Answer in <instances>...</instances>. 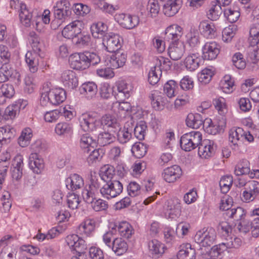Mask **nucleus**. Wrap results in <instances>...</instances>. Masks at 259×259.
Listing matches in <instances>:
<instances>
[{
	"mask_svg": "<svg viewBox=\"0 0 259 259\" xmlns=\"http://www.w3.org/2000/svg\"><path fill=\"white\" fill-rule=\"evenodd\" d=\"M70 66L76 70H85L101 62V57L97 52L85 51L72 54L69 58Z\"/></svg>",
	"mask_w": 259,
	"mask_h": 259,
	"instance_id": "obj_1",
	"label": "nucleus"
},
{
	"mask_svg": "<svg viewBox=\"0 0 259 259\" xmlns=\"http://www.w3.org/2000/svg\"><path fill=\"white\" fill-rule=\"evenodd\" d=\"M202 140V134L198 131H193L183 135L180 139L181 148L185 151H191L198 147Z\"/></svg>",
	"mask_w": 259,
	"mask_h": 259,
	"instance_id": "obj_2",
	"label": "nucleus"
},
{
	"mask_svg": "<svg viewBox=\"0 0 259 259\" xmlns=\"http://www.w3.org/2000/svg\"><path fill=\"white\" fill-rule=\"evenodd\" d=\"M123 190L122 184L117 180L109 181L100 189L102 195L107 199L114 198L119 195Z\"/></svg>",
	"mask_w": 259,
	"mask_h": 259,
	"instance_id": "obj_3",
	"label": "nucleus"
},
{
	"mask_svg": "<svg viewBox=\"0 0 259 259\" xmlns=\"http://www.w3.org/2000/svg\"><path fill=\"white\" fill-rule=\"evenodd\" d=\"M216 237L215 230L209 228L205 231H199L194 236L196 243L203 247H210L213 243Z\"/></svg>",
	"mask_w": 259,
	"mask_h": 259,
	"instance_id": "obj_4",
	"label": "nucleus"
},
{
	"mask_svg": "<svg viewBox=\"0 0 259 259\" xmlns=\"http://www.w3.org/2000/svg\"><path fill=\"white\" fill-rule=\"evenodd\" d=\"M66 242L72 251H75L78 255L85 254L88 245L85 241L76 234L68 235L66 238Z\"/></svg>",
	"mask_w": 259,
	"mask_h": 259,
	"instance_id": "obj_5",
	"label": "nucleus"
},
{
	"mask_svg": "<svg viewBox=\"0 0 259 259\" xmlns=\"http://www.w3.org/2000/svg\"><path fill=\"white\" fill-rule=\"evenodd\" d=\"M122 38L117 34L109 33L103 38V44L106 50L111 53L117 51L121 47Z\"/></svg>",
	"mask_w": 259,
	"mask_h": 259,
	"instance_id": "obj_6",
	"label": "nucleus"
},
{
	"mask_svg": "<svg viewBox=\"0 0 259 259\" xmlns=\"http://www.w3.org/2000/svg\"><path fill=\"white\" fill-rule=\"evenodd\" d=\"M80 126L84 132H94L96 131L100 125V121L97 118L91 114H83L79 118Z\"/></svg>",
	"mask_w": 259,
	"mask_h": 259,
	"instance_id": "obj_7",
	"label": "nucleus"
},
{
	"mask_svg": "<svg viewBox=\"0 0 259 259\" xmlns=\"http://www.w3.org/2000/svg\"><path fill=\"white\" fill-rule=\"evenodd\" d=\"M115 19L122 27L128 29L136 27L140 21L138 16L124 13L116 14Z\"/></svg>",
	"mask_w": 259,
	"mask_h": 259,
	"instance_id": "obj_8",
	"label": "nucleus"
},
{
	"mask_svg": "<svg viewBox=\"0 0 259 259\" xmlns=\"http://www.w3.org/2000/svg\"><path fill=\"white\" fill-rule=\"evenodd\" d=\"M198 147L199 156L201 158H208L214 155L217 146L214 141L204 139L201 140Z\"/></svg>",
	"mask_w": 259,
	"mask_h": 259,
	"instance_id": "obj_9",
	"label": "nucleus"
},
{
	"mask_svg": "<svg viewBox=\"0 0 259 259\" xmlns=\"http://www.w3.org/2000/svg\"><path fill=\"white\" fill-rule=\"evenodd\" d=\"M259 194V183L254 180L247 182L246 188L242 193V200L245 202L252 201Z\"/></svg>",
	"mask_w": 259,
	"mask_h": 259,
	"instance_id": "obj_10",
	"label": "nucleus"
},
{
	"mask_svg": "<svg viewBox=\"0 0 259 259\" xmlns=\"http://www.w3.org/2000/svg\"><path fill=\"white\" fill-rule=\"evenodd\" d=\"M164 213L166 217L171 219H175L181 214V206L180 200L177 198L170 199L165 202Z\"/></svg>",
	"mask_w": 259,
	"mask_h": 259,
	"instance_id": "obj_11",
	"label": "nucleus"
},
{
	"mask_svg": "<svg viewBox=\"0 0 259 259\" xmlns=\"http://www.w3.org/2000/svg\"><path fill=\"white\" fill-rule=\"evenodd\" d=\"M242 241L238 238H234L233 240L227 241L219 245H214L211 248V254L214 256H219L227 248H238L241 246Z\"/></svg>",
	"mask_w": 259,
	"mask_h": 259,
	"instance_id": "obj_12",
	"label": "nucleus"
},
{
	"mask_svg": "<svg viewBox=\"0 0 259 259\" xmlns=\"http://www.w3.org/2000/svg\"><path fill=\"white\" fill-rule=\"evenodd\" d=\"M82 22L79 20L74 21L66 25L62 31V35L66 38H74L82 31Z\"/></svg>",
	"mask_w": 259,
	"mask_h": 259,
	"instance_id": "obj_13",
	"label": "nucleus"
},
{
	"mask_svg": "<svg viewBox=\"0 0 259 259\" xmlns=\"http://www.w3.org/2000/svg\"><path fill=\"white\" fill-rule=\"evenodd\" d=\"M220 53V46L215 41L207 42L202 48V58L204 60L215 59Z\"/></svg>",
	"mask_w": 259,
	"mask_h": 259,
	"instance_id": "obj_14",
	"label": "nucleus"
},
{
	"mask_svg": "<svg viewBox=\"0 0 259 259\" xmlns=\"http://www.w3.org/2000/svg\"><path fill=\"white\" fill-rule=\"evenodd\" d=\"M61 80L65 87L70 90L74 89L78 85V79L76 73L72 70L64 71L61 76Z\"/></svg>",
	"mask_w": 259,
	"mask_h": 259,
	"instance_id": "obj_15",
	"label": "nucleus"
},
{
	"mask_svg": "<svg viewBox=\"0 0 259 259\" xmlns=\"http://www.w3.org/2000/svg\"><path fill=\"white\" fill-rule=\"evenodd\" d=\"M182 29L177 24L168 26L165 31V40L171 41L172 43L178 42L183 34Z\"/></svg>",
	"mask_w": 259,
	"mask_h": 259,
	"instance_id": "obj_16",
	"label": "nucleus"
},
{
	"mask_svg": "<svg viewBox=\"0 0 259 259\" xmlns=\"http://www.w3.org/2000/svg\"><path fill=\"white\" fill-rule=\"evenodd\" d=\"M182 175L181 167L178 165L167 167L162 174L163 179L168 183L175 182Z\"/></svg>",
	"mask_w": 259,
	"mask_h": 259,
	"instance_id": "obj_17",
	"label": "nucleus"
},
{
	"mask_svg": "<svg viewBox=\"0 0 259 259\" xmlns=\"http://www.w3.org/2000/svg\"><path fill=\"white\" fill-rule=\"evenodd\" d=\"M111 227L114 233L117 230L121 236L127 239L131 238L134 232L132 226L126 221L114 223Z\"/></svg>",
	"mask_w": 259,
	"mask_h": 259,
	"instance_id": "obj_18",
	"label": "nucleus"
},
{
	"mask_svg": "<svg viewBox=\"0 0 259 259\" xmlns=\"http://www.w3.org/2000/svg\"><path fill=\"white\" fill-rule=\"evenodd\" d=\"M185 53V46L182 42H175L170 45L168 49V54L173 60L180 59Z\"/></svg>",
	"mask_w": 259,
	"mask_h": 259,
	"instance_id": "obj_19",
	"label": "nucleus"
},
{
	"mask_svg": "<svg viewBox=\"0 0 259 259\" xmlns=\"http://www.w3.org/2000/svg\"><path fill=\"white\" fill-rule=\"evenodd\" d=\"M65 182L66 188L71 191L80 189L84 185V181L82 178L76 174L71 175L66 179Z\"/></svg>",
	"mask_w": 259,
	"mask_h": 259,
	"instance_id": "obj_20",
	"label": "nucleus"
},
{
	"mask_svg": "<svg viewBox=\"0 0 259 259\" xmlns=\"http://www.w3.org/2000/svg\"><path fill=\"white\" fill-rule=\"evenodd\" d=\"M118 131L106 130L99 134L98 142L102 146H106L114 142L116 139V135Z\"/></svg>",
	"mask_w": 259,
	"mask_h": 259,
	"instance_id": "obj_21",
	"label": "nucleus"
},
{
	"mask_svg": "<svg viewBox=\"0 0 259 259\" xmlns=\"http://www.w3.org/2000/svg\"><path fill=\"white\" fill-rule=\"evenodd\" d=\"M182 3V0H168L163 5L164 14L168 17L174 16L180 9Z\"/></svg>",
	"mask_w": 259,
	"mask_h": 259,
	"instance_id": "obj_22",
	"label": "nucleus"
},
{
	"mask_svg": "<svg viewBox=\"0 0 259 259\" xmlns=\"http://www.w3.org/2000/svg\"><path fill=\"white\" fill-rule=\"evenodd\" d=\"M149 98L151 101V104L155 110H161L167 102L164 94L157 91L152 92Z\"/></svg>",
	"mask_w": 259,
	"mask_h": 259,
	"instance_id": "obj_23",
	"label": "nucleus"
},
{
	"mask_svg": "<svg viewBox=\"0 0 259 259\" xmlns=\"http://www.w3.org/2000/svg\"><path fill=\"white\" fill-rule=\"evenodd\" d=\"M148 248L149 253L152 258H158L164 252V245L156 239H153L149 242Z\"/></svg>",
	"mask_w": 259,
	"mask_h": 259,
	"instance_id": "obj_24",
	"label": "nucleus"
},
{
	"mask_svg": "<svg viewBox=\"0 0 259 259\" xmlns=\"http://www.w3.org/2000/svg\"><path fill=\"white\" fill-rule=\"evenodd\" d=\"M28 164L29 167L36 174H39L44 168L42 159L39 157L37 153H31L29 156Z\"/></svg>",
	"mask_w": 259,
	"mask_h": 259,
	"instance_id": "obj_25",
	"label": "nucleus"
},
{
	"mask_svg": "<svg viewBox=\"0 0 259 259\" xmlns=\"http://www.w3.org/2000/svg\"><path fill=\"white\" fill-rule=\"evenodd\" d=\"M195 254V249L190 243H184L180 245L177 257L178 259H194Z\"/></svg>",
	"mask_w": 259,
	"mask_h": 259,
	"instance_id": "obj_26",
	"label": "nucleus"
},
{
	"mask_svg": "<svg viewBox=\"0 0 259 259\" xmlns=\"http://www.w3.org/2000/svg\"><path fill=\"white\" fill-rule=\"evenodd\" d=\"M38 52L28 51L25 55V61L29 70L32 73L36 72L39 64V55Z\"/></svg>",
	"mask_w": 259,
	"mask_h": 259,
	"instance_id": "obj_27",
	"label": "nucleus"
},
{
	"mask_svg": "<svg viewBox=\"0 0 259 259\" xmlns=\"http://www.w3.org/2000/svg\"><path fill=\"white\" fill-rule=\"evenodd\" d=\"M48 92L52 105H59L65 101L66 98V92L62 89L50 90Z\"/></svg>",
	"mask_w": 259,
	"mask_h": 259,
	"instance_id": "obj_28",
	"label": "nucleus"
},
{
	"mask_svg": "<svg viewBox=\"0 0 259 259\" xmlns=\"http://www.w3.org/2000/svg\"><path fill=\"white\" fill-rule=\"evenodd\" d=\"M16 131L9 125L0 127V143L7 145L15 137Z\"/></svg>",
	"mask_w": 259,
	"mask_h": 259,
	"instance_id": "obj_29",
	"label": "nucleus"
},
{
	"mask_svg": "<svg viewBox=\"0 0 259 259\" xmlns=\"http://www.w3.org/2000/svg\"><path fill=\"white\" fill-rule=\"evenodd\" d=\"M79 91L80 94L84 95L87 99H91L97 94V86L93 82H85L79 88Z\"/></svg>",
	"mask_w": 259,
	"mask_h": 259,
	"instance_id": "obj_30",
	"label": "nucleus"
},
{
	"mask_svg": "<svg viewBox=\"0 0 259 259\" xmlns=\"http://www.w3.org/2000/svg\"><path fill=\"white\" fill-rule=\"evenodd\" d=\"M199 30L204 36L208 38H212L216 35V29L214 24L206 21L200 22Z\"/></svg>",
	"mask_w": 259,
	"mask_h": 259,
	"instance_id": "obj_31",
	"label": "nucleus"
},
{
	"mask_svg": "<svg viewBox=\"0 0 259 259\" xmlns=\"http://www.w3.org/2000/svg\"><path fill=\"white\" fill-rule=\"evenodd\" d=\"M108 26L102 22L93 24L91 26V31L94 37L97 38H104L107 33Z\"/></svg>",
	"mask_w": 259,
	"mask_h": 259,
	"instance_id": "obj_32",
	"label": "nucleus"
},
{
	"mask_svg": "<svg viewBox=\"0 0 259 259\" xmlns=\"http://www.w3.org/2000/svg\"><path fill=\"white\" fill-rule=\"evenodd\" d=\"M96 225V222L94 220L88 219L82 223L78 227L77 233L86 236H90L94 232Z\"/></svg>",
	"mask_w": 259,
	"mask_h": 259,
	"instance_id": "obj_33",
	"label": "nucleus"
},
{
	"mask_svg": "<svg viewBox=\"0 0 259 259\" xmlns=\"http://www.w3.org/2000/svg\"><path fill=\"white\" fill-rule=\"evenodd\" d=\"M110 57V63L113 69L122 67L126 61V55L123 52L116 51Z\"/></svg>",
	"mask_w": 259,
	"mask_h": 259,
	"instance_id": "obj_34",
	"label": "nucleus"
},
{
	"mask_svg": "<svg viewBox=\"0 0 259 259\" xmlns=\"http://www.w3.org/2000/svg\"><path fill=\"white\" fill-rule=\"evenodd\" d=\"M203 119L198 113H189L186 118V122L188 126L193 128H199L203 125Z\"/></svg>",
	"mask_w": 259,
	"mask_h": 259,
	"instance_id": "obj_35",
	"label": "nucleus"
},
{
	"mask_svg": "<svg viewBox=\"0 0 259 259\" xmlns=\"http://www.w3.org/2000/svg\"><path fill=\"white\" fill-rule=\"evenodd\" d=\"M200 61L201 59L198 54H191L186 58L184 63L187 70L193 71L198 68Z\"/></svg>",
	"mask_w": 259,
	"mask_h": 259,
	"instance_id": "obj_36",
	"label": "nucleus"
},
{
	"mask_svg": "<svg viewBox=\"0 0 259 259\" xmlns=\"http://www.w3.org/2000/svg\"><path fill=\"white\" fill-rule=\"evenodd\" d=\"M80 146L81 149L84 150V152L88 153L91 149H94L96 146V140L88 134L83 135L80 140Z\"/></svg>",
	"mask_w": 259,
	"mask_h": 259,
	"instance_id": "obj_37",
	"label": "nucleus"
},
{
	"mask_svg": "<svg viewBox=\"0 0 259 259\" xmlns=\"http://www.w3.org/2000/svg\"><path fill=\"white\" fill-rule=\"evenodd\" d=\"M127 248L126 242L121 238H116L112 241L111 249L117 255L123 254L126 251Z\"/></svg>",
	"mask_w": 259,
	"mask_h": 259,
	"instance_id": "obj_38",
	"label": "nucleus"
},
{
	"mask_svg": "<svg viewBox=\"0 0 259 259\" xmlns=\"http://www.w3.org/2000/svg\"><path fill=\"white\" fill-rule=\"evenodd\" d=\"M101 123L104 126H106L107 130H118L119 124L117 122L116 119L110 114H106L102 116Z\"/></svg>",
	"mask_w": 259,
	"mask_h": 259,
	"instance_id": "obj_39",
	"label": "nucleus"
},
{
	"mask_svg": "<svg viewBox=\"0 0 259 259\" xmlns=\"http://www.w3.org/2000/svg\"><path fill=\"white\" fill-rule=\"evenodd\" d=\"M91 40V37L89 34H84L81 32L72 41L75 47L84 48L90 45Z\"/></svg>",
	"mask_w": 259,
	"mask_h": 259,
	"instance_id": "obj_40",
	"label": "nucleus"
},
{
	"mask_svg": "<svg viewBox=\"0 0 259 259\" xmlns=\"http://www.w3.org/2000/svg\"><path fill=\"white\" fill-rule=\"evenodd\" d=\"M235 174L236 176L250 174V163L247 159H242L236 165Z\"/></svg>",
	"mask_w": 259,
	"mask_h": 259,
	"instance_id": "obj_41",
	"label": "nucleus"
},
{
	"mask_svg": "<svg viewBox=\"0 0 259 259\" xmlns=\"http://www.w3.org/2000/svg\"><path fill=\"white\" fill-rule=\"evenodd\" d=\"M54 16L55 18L59 20L65 19L71 14V11L63 7L61 3H56V5L54 6Z\"/></svg>",
	"mask_w": 259,
	"mask_h": 259,
	"instance_id": "obj_42",
	"label": "nucleus"
},
{
	"mask_svg": "<svg viewBox=\"0 0 259 259\" xmlns=\"http://www.w3.org/2000/svg\"><path fill=\"white\" fill-rule=\"evenodd\" d=\"M20 8L19 13L20 21L26 27H29L32 22V15L26 9L25 5H22Z\"/></svg>",
	"mask_w": 259,
	"mask_h": 259,
	"instance_id": "obj_43",
	"label": "nucleus"
},
{
	"mask_svg": "<svg viewBox=\"0 0 259 259\" xmlns=\"http://www.w3.org/2000/svg\"><path fill=\"white\" fill-rule=\"evenodd\" d=\"M100 175L101 179L106 182L112 181L115 175V168L111 165H105L101 168Z\"/></svg>",
	"mask_w": 259,
	"mask_h": 259,
	"instance_id": "obj_44",
	"label": "nucleus"
},
{
	"mask_svg": "<svg viewBox=\"0 0 259 259\" xmlns=\"http://www.w3.org/2000/svg\"><path fill=\"white\" fill-rule=\"evenodd\" d=\"M116 90L118 92V93L115 92V96L116 99L124 100L129 97V91L126 84L124 81H119L117 83Z\"/></svg>",
	"mask_w": 259,
	"mask_h": 259,
	"instance_id": "obj_45",
	"label": "nucleus"
},
{
	"mask_svg": "<svg viewBox=\"0 0 259 259\" xmlns=\"http://www.w3.org/2000/svg\"><path fill=\"white\" fill-rule=\"evenodd\" d=\"M226 215L235 221L240 222L245 219V212L243 208L238 207L229 210L228 212H226Z\"/></svg>",
	"mask_w": 259,
	"mask_h": 259,
	"instance_id": "obj_46",
	"label": "nucleus"
},
{
	"mask_svg": "<svg viewBox=\"0 0 259 259\" xmlns=\"http://www.w3.org/2000/svg\"><path fill=\"white\" fill-rule=\"evenodd\" d=\"M147 128V126L144 121H140L137 123L134 131V134L136 138L139 140H144Z\"/></svg>",
	"mask_w": 259,
	"mask_h": 259,
	"instance_id": "obj_47",
	"label": "nucleus"
},
{
	"mask_svg": "<svg viewBox=\"0 0 259 259\" xmlns=\"http://www.w3.org/2000/svg\"><path fill=\"white\" fill-rule=\"evenodd\" d=\"M248 41L250 45H259V24H253L251 26Z\"/></svg>",
	"mask_w": 259,
	"mask_h": 259,
	"instance_id": "obj_48",
	"label": "nucleus"
},
{
	"mask_svg": "<svg viewBox=\"0 0 259 259\" xmlns=\"http://www.w3.org/2000/svg\"><path fill=\"white\" fill-rule=\"evenodd\" d=\"M244 130L241 127L232 128L229 132V141L234 145H238L240 139L243 137Z\"/></svg>",
	"mask_w": 259,
	"mask_h": 259,
	"instance_id": "obj_49",
	"label": "nucleus"
},
{
	"mask_svg": "<svg viewBox=\"0 0 259 259\" xmlns=\"http://www.w3.org/2000/svg\"><path fill=\"white\" fill-rule=\"evenodd\" d=\"M32 137V132L30 128H26L21 133L18 139V143L20 146L24 147L29 144V141Z\"/></svg>",
	"mask_w": 259,
	"mask_h": 259,
	"instance_id": "obj_50",
	"label": "nucleus"
},
{
	"mask_svg": "<svg viewBox=\"0 0 259 259\" xmlns=\"http://www.w3.org/2000/svg\"><path fill=\"white\" fill-rule=\"evenodd\" d=\"M147 151V148L145 145L142 143H135L132 148L133 154L138 158L144 156Z\"/></svg>",
	"mask_w": 259,
	"mask_h": 259,
	"instance_id": "obj_51",
	"label": "nucleus"
},
{
	"mask_svg": "<svg viewBox=\"0 0 259 259\" xmlns=\"http://www.w3.org/2000/svg\"><path fill=\"white\" fill-rule=\"evenodd\" d=\"M214 74V70L205 68L201 71L198 76V80L202 84H206L210 82Z\"/></svg>",
	"mask_w": 259,
	"mask_h": 259,
	"instance_id": "obj_52",
	"label": "nucleus"
},
{
	"mask_svg": "<svg viewBox=\"0 0 259 259\" xmlns=\"http://www.w3.org/2000/svg\"><path fill=\"white\" fill-rule=\"evenodd\" d=\"M232 183V177L226 176L222 177L219 183L222 193L224 194L227 193L229 191Z\"/></svg>",
	"mask_w": 259,
	"mask_h": 259,
	"instance_id": "obj_53",
	"label": "nucleus"
},
{
	"mask_svg": "<svg viewBox=\"0 0 259 259\" xmlns=\"http://www.w3.org/2000/svg\"><path fill=\"white\" fill-rule=\"evenodd\" d=\"M159 6L157 0H149L147 6V10L148 15L153 18L157 16L159 12Z\"/></svg>",
	"mask_w": 259,
	"mask_h": 259,
	"instance_id": "obj_54",
	"label": "nucleus"
},
{
	"mask_svg": "<svg viewBox=\"0 0 259 259\" xmlns=\"http://www.w3.org/2000/svg\"><path fill=\"white\" fill-rule=\"evenodd\" d=\"M223 11V10L220 6L216 5L213 2L211 8L207 14V17L212 21L217 20L219 19Z\"/></svg>",
	"mask_w": 259,
	"mask_h": 259,
	"instance_id": "obj_55",
	"label": "nucleus"
},
{
	"mask_svg": "<svg viewBox=\"0 0 259 259\" xmlns=\"http://www.w3.org/2000/svg\"><path fill=\"white\" fill-rule=\"evenodd\" d=\"M161 71L157 66L152 67L148 74V81L152 85L156 84L159 80V75H161Z\"/></svg>",
	"mask_w": 259,
	"mask_h": 259,
	"instance_id": "obj_56",
	"label": "nucleus"
},
{
	"mask_svg": "<svg viewBox=\"0 0 259 259\" xmlns=\"http://www.w3.org/2000/svg\"><path fill=\"white\" fill-rule=\"evenodd\" d=\"M29 39L31 42L33 51L39 53L41 51V44L40 39L37 34L34 31L30 32L29 34Z\"/></svg>",
	"mask_w": 259,
	"mask_h": 259,
	"instance_id": "obj_57",
	"label": "nucleus"
},
{
	"mask_svg": "<svg viewBox=\"0 0 259 259\" xmlns=\"http://www.w3.org/2000/svg\"><path fill=\"white\" fill-rule=\"evenodd\" d=\"M225 17L230 23H234L237 21L240 17V12L237 10H234L231 8L224 9L223 10Z\"/></svg>",
	"mask_w": 259,
	"mask_h": 259,
	"instance_id": "obj_58",
	"label": "nucleus"
},
{
	"mask_svg": "<svg viewBox=\"0 0 259 259\" xmlns=\"http://www.w3.org/2000/svg\"><path fill=\"white\" fill-rule=\"evenodd\" d=\"M177 88H178V84L176 81L170 80L164 84L163 90L167 96L170 98L175 96V92Z\"/></svg>",
	"mask_w": 259,
	"mask_h": 259,
	"instance_id": "obj_59",
	"label": "nucleus"
},
{
	"mask_svg": "<svg viewBox=\"0 0 259 259\" xmlns=\"http://www.w3.org/2000/svg\"><path fill=\"white\" fill-rule=\"evenodd\" d=\"M235 227L240 233L246 234L252 228L251 222L245 218L235 224Z\"/></svg>",
	"mask_w": 259,
	"mask_h": 259,
	"instance_id": "obj_60",
	"label": "nucleus"
},
{
	"mask_svg": "<svg viewBox=\"0 0 259 259\" xmlns=\"http://www.w3.org/2000/svg\"><path fill=\"white\" fill-rule=\"evenodd\" d=\"M233 65L239 69H243L246 67V61L240 53H235L232 57Z\"/></svg>",
	"mask_w": 259,
	"mask_h": 259,
	"instance_id": "obj_61",
	"label": "nucleus"
},
{
	"mask_svg": "<svg viewBox=\"0 0 259 259\" xmlns=\"http://www.w3.org/2000/svg\"><path fill=\"white\" fill-rule=\"evenodd\" d=\"M20 109V103L19 102H16L8 106L5 110V113L7 116H9L11 118H14L19 113Z\"/></svg>",
	"mask_w": 259,
	"mask_h": 259,
	"instance_id": "obj_62",
	"label": "nucleus"
},
{
	"mask_svg": "<svg viewBox=\"0 0 259 259\" xmlns=\"http://www.w3.org/2000/svg\"><path fill=\"white\" fill-rule=\"evenodd\" d=\"M258 47L256 45H250L247 49L248 58L250 59L253 63H255L256 61L259 60Z\"/></svg>",
	"mask_w": 259,
	"mask_h": 259,
	"instance_id": "obj_63",
	"label": "nucleus"
},
{
	"mask_svg": "<svg viewBox=\"0 0 259 259\" xmlns=\"http://www.w3.org/2000/svg\"><path fill=\"white\" fill-rule=\"evenodd\" d=\"M72 131L71 126L68 123L63 122L58 123L55 127V132L59 135L69 134Z\"/></svg>",
	"mask_w": 259,
	"mask_h": 259,
	"instance_id": "obj_64",
	"label": "nucleus"
}]
</instances>
